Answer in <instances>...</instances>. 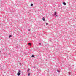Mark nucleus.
<instances>
[{
    "instance_id": "nucleus-1",
    "label": "nucleus",
    "mask_w": 76,
    "mask_h": 76,
    "mask_svg": "<svg viewBox=\"0 0 76 76\" xmlns=\"http://www.w3.org/2000/svg\"><path fill=\"white\" fill-rule=\"evenodd\" d=\"M20 72H21L20 71V70L18 71V72L17 73V75L18 76L20 75Z\"/></svg>"
},
{
    "instance_id": "nucleus-2",
    "label": "nucleus",
    "mask_w": 76,
    "mask_h": 76,
    "mask_svg": "<svg viewBox=\"0 0 76 76\" xmlns=\"http://www.w3.org/2000/svg\"><path fill=\"white\" fill-rule=\"evenodd\" d=\"M42 19L43 21H45V18L44 17H43L42 18Z\"/></svg>"
},
{
    "instance_id": "nucleus-3",
    "label": "nucleus",
    "mask_w": 76,
    "mask_h": 76,
    "mask_svg": "<svg viewBox=\"0 0 76 76\" xmlns=\"http://www.w3.org/2000/svg\"><path fill=\"white\" fill-rule=\"evenodd\" d=\"M56 14H57V12H55L54 14V15L55 16V15H56Z\"/></svg>"
},
{
    "instance_id": "nucleus-4",
    "label": "nucleus",
    "mask_w": 76,
    "mask_h": 76,
    "mask_svg": "<svg viewBox=\"0 0 76 76\" xmlns=\"http://www.w3.org/2000/svg\"><path fill=\"white\" fill-rule=\"evenodd\" d=\"M63 4H64V5H66V3L65 2H64Z\"/></svg>"
},
{
    "instance_id": "nucleus-5",
    "label": "nucleus",
    "mask_w": 76,
    "mask_h": 76,
    "mask_svg": "<svg viewBox=\"0 0 76 76\" xmlns=\"http://www.w3.org/2000/svg\"><path fill=\"white\" fill-rule=\"evenodd\" d=\"M28 45H31V43H28Z\"/></svg>"
},
{
    "instance_id": "nucleus-6",
    "label": "nucleus",
    "mask_w": 76,
    "mask_h": 76,
    "mask_svg": "<svg viewBox=\"0 0 76 76\" xmlns=\"http://www.w3.org/2000/svg\"><path fill=\"white\" fill-rule=\"evenodd\" d=\"M34 55H32L31 56L32 57H34Z\"/></svg>"
},
{
    "instance_id": "nucleus-7",
    "label": "nucleus",
    "mask_w": 76,
    "mask_h": 76,
    "mask_svg": "<svg viewBox=\"0 0 76 76\" xmlns=\"http://www.w3.org/2000/svg\"><path fill=\"white\" fill-rule=\"evenodd\" d=\"M31 6H33V4H31Z\"/></svg>"
},
{
    "instance_id": "nucleus-8",
    "label": "nucleus",
    "mask_w": 76,
    "mask_h": 76,
    "mask_svg": "<svg viewBox=\"0 0 76 76\" xmlns=\"http://www.w3.org/2000/svg\"><path fill=\"white\" fill-rule=\"evenodd\" d=\"M29 75H30V73H28V76H29Z\"/></svg>"
},
{
    "instance_id": "nucleus-9",
    "label": "nucleus",
    "mask_w": 76,
    "mask_h": 76,
    "mask_svg": "<svg viewBox=\"0 0 76 76\" xmlns=\"http://www.w3.org/2000/svg\"><path fill=\"white\" fill-rule=\"evenodd\" d=\"M11 37V35H10L9 37V38H10V37Z\"/></svg>"
},
{
    "instance_id": "nucleus-10",
    "label": "nucleus",
    "mask_w": 76,
    "mask_h": 76,
    "mask_svg": "<svg viewBox=\"0 0 76 76\" xmlns=\"http://www.w3.org/2000/svg\"><path fill=\"white\" fill-rule=\"evenodd\" d=\"M58 72L59 73H60V71H58Z\"/></svg>"
},
{
    "instance_id": "nucleus-11",
    "label": "nucleus",
    "mask_w": 76,
    "mask_h": 76,
    "mask_svg": "<svg viewBox=\"0 0 76 76\" xmlns=\"http://www.w3.org/2000/svg\"><path fill=\"white\" fill-rule=\"evenodd\" d=\"M46 25H48V23H46Z\"/></svg>"
},
{
    "instance_id": "nucleus-12",
    "label": "nucleus",
    "mask_w": 76,
    "mask_h": 76,
    "mask_svg": "<svg viewBox=\"0 0 76 76\" xmlns=\"http://www.w3.org/2000/svg\"><path fill=\"white\" fill-rule=\"evenodd\" d=\"M57 15H55V17H57Z\"/></svg>"
},
{
    "instance_id": "nucleus-13",
    "label": "nucleus",
    "mask_w": 76,
    "mask_h": 76,
    "mask_svg": "<svg viewBox=\"0 0 76 76\" xmlns=\"http://www.w3.org/2000/svg\"><path fill=\"white\" fill-rule=\"evenodd\" d=\"M29 70H28L27 72H29Z\"/></svg>"
},
{
    "instance_id": "nucleus-14",
    "label": "nucleus",
    "mask_w": 76,
    "mask_h": 76,
    "mask_svg": "<svg viewBox=\"0 0 76 76\" xmlns=\"http://www.w3.org/2000/svg\"><path fill=\"white\" fill-rule=\"evenodd\" d=\"M28 31H30V29H29V30H28Z\"/></svg>"
},
{
    "instance_id": "nucleus-15",
    "label": "nucleus",
    "mask_w": 76,
    "mask_h": 76,
    "mask_svg": "<svg viewBox=\"0 0 76 76\" xmlns=\"http://www.w3.org/2000/svg\"><path fill=\"white\" fill-rule=\"evenodd\" d=\"M54 15H52V16H54Z\"/></svg>"
},
{
    "instance_id": "nucleus-16",
    "label": "nucleus",
    "mask_w": 76,
    "mask_h": 76,
    "mask_svg": "<svg viewBox=\"0 0 76 76\" xmlns=\"http://www.w3.org/2000/svg\"><path fill=\"white\" fill-rule=\"evenodd\" d=\"M39 44H41V43H39Z\"/></svg>"
}]
</instances>
